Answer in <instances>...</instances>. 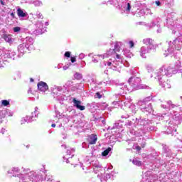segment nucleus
I'll use <instances>...</instances> for the list:
<instances>
[{
	"label": "nucleus",
	"mask_w": 182,
	"mask_h": 182,
	"mask_svg": "<svg viewBox=\"0 0 182 182\" xmlns=\"http://www.w3.org/2000/svg\"><path fill=\"white\" fill-rule=\"evenodd\" d=\"M156 120H162V124H165L164 127L161 122H156L153 124V121L144 117V120L146 121V123L141 126V129H132L130 133L136 137H140L141 136H146L147 139H150L151 133L157 132L159 129H163L164 127L165 133L166 134H174L177 132V127L178 124H181V116L178 114L174 115L168 114H158L155 115Z\"/></svg>",
	"instance_id": "f257e3e1"
},
{
	"label": "nucleus",
	"mask_w": 182,
	"mask_h": 182,
	"mask_svg": "<svg viewBox=\"0 0 182 182\" xmlns=\"http://www.w3.org/2000/svg\"><path fill=\"white\" fill-rule=\"evenodd\" d=\"M180 68H181V63L179 60H177L174 67H161L157 70L154 75L151 74V77L154 76L155 79H158L160 86L164 89H171V83L167 78L171 77L173 75H176V73L178 72Z\"/></svg>",
	"instance_id": "f03ea898"
},
{
	"label": "nucleus",
	"mask_w": 182,
	"mask_h": 182,
	"mask_svg": "<svg viewBox=\"0 0 182 182\" xmlns=\"http://www.w3.org/2000/svg\"><path fill=\"white\" fill-rule=\"evenodd\" d=\"M128 83H117V87L119 90V95L123 96V95H127V93H130L133 92V90H139L140 89H144L145 90H151V87L144 85L140 84L141 83V78L136 76H133L129 78Z\"/></svg>",
	"instance_id": "7ed1b4c3"
},
{
	"label": "nucleus",
	"mask_w": 182,
	"mask_h": 182,
	"mask_svg": "<svg viewBox=\"0 0 182 182\" xmlns=\"http://www.w3.org/2000/svg\"><path fill=\"white\" fill-rule=\"evenodd\" d=\"M182 48V36L176 38L173 42L168 43V48L165 49L164 56L167 57L168 55H172L174 58H177V52Z\"/></svg>",
	"instance_id": "20e7f679"
},
{
	"label": "nucleus",
	"mask_w": 182,
	"mask_h": 182,
	"mask_svg": "<svg viewBox=\"0 0 182 182\" xmlns=\"http://www.w3.org/2000/svg\"><path fill=\"white\" fill-rule=\"evenodd\" d=\"M122 119H128L125 122V126L127 127H136V130H140L141 129V126H144L145 123H147V121L144 119V117H139V118H134V117H131L129 114L122 115Z\"/></svg>",
	"instance_id": "39448f33"
},
{
	"label": "nucleus",
	"mask_w": 182,
	"mask_h": 182,
	"mask_svg": "<svg viewBox=\"0 0 182 182\" xmlns=\"http://www.w3.org/2000/svg\"><path fill=\"white\" fill-rule=\"evenodd\" d=\"M21 41L23 43L18 45L17 49L18 53H21L20 55L23 56L25 53H28L32 50L33 46V38L28 36L25 38H22Z\"/></svg>",
	"instance_id": "423d86ee"
},
{
	"label": "nucleus",
	"mask_w": 182,
	"mask_h": 182,
	"mask_svg": "<svg viewBox=\"0 0 182 182\" xmlns=\"http://www.w3.org/2000/svg\"><path fill=\"white\" fill-rule=\"evenodd\" d=\"M123 62L120 55L117 54L116 58L114 59H109L108 61H103L102 64L104 66H109V69L119 72L120 73L122 70V66H123Z\"/></svg>",
	"instance_id": "0eeeda50"
},
{
	"label": "nucleus",
	"mask_w": 182,
	"mask_h": 182,
	"mask_svg": "<svg viewBox=\"0 0 182 182\" xmlns=\"http://www.w3.org/2000/svg\"><path fill=\"white\" fill-rule=\"evenodd\" d=\"M171 15L172 16H174L176 14L171 13V14L168 15V18H166V26L168 28V29H171L172 31V33H176L177 31L178 32L182 30L181 28H178V26H177L181 25V19H176V21L174 22V18L171 17Z\"/></svg>",
	"instance_id": "6e6552de"
},
{
	"label": "nucleus",
	"mask_w": 182,
	"mask_h": 182,
	"mask_svg": "<svg viewBox=\"0 0 182 182\" xmlns=\"http://www.w3.org/2000/svg\"><path fill=\"white\" fill-rule=\"evenodd\" d=\"M34 29H32L31 27L29 29H25V33H29L30 35H35L36 36L38 35H42V33H45L46 32V27H43V21H38L34 25Z\"/></svg>",
	"instance_id": "1a4fd4ad"
},
{
	"label": "nucleus",
	"mask_w": 182,
	"mask_h": 182,
	"mask_svg": "<svg viewBox=\"0 0 182 182\" xmlns=\"http://www.w3.org/2000/svg\"><path fill=\"white\" fill-rule=\"evenodd\" d=\"M21 170L23 171V173H19V175L24 176L25 177V181H28L30 180V181L32 182H38L40 181L41 178H39V175L34 172L33 171H31L30 168L22 167Z\"/></svg>",
	"instance_id": "9d476101"
},
{
	"label": "nucleus",
	"mask_w": 182,
	"mask_h": 182,
	"mask_svg": "<svg viewBox=\"0 0 182 182\" xmlns=\"http://www.w3.org/2000/svg\"><path fill=\"white\" fill-rule=\"evenodd\" d=\"M149 159L152 161V166H150L149 170H154L155 168H159V167H161V166L164 164V161L161 160V158H160L157 152H152L149 156Z\"/></svg>",
	"instance_id": "9b49d317"
},
{
	"label": "nucleus",
	"mask_w": 182,
	"mask_h": 182,
	"mask_svg": "<svg viewBox=\"0 0 182 182\" xmlns=\"http://www.w3.org/2000/svg\"><path fill=\"white\" fill-rule=\"evenodd\" d=\"M4 58L12 59V60H18V59H21V58H22V55L16 54V52L14 50H8L5 53Z\"/></svg>",
	"instance_id": "f8f14e48"
},
{
	"label": "nucleus",
	"mask_w": 182,
	"mask_h": 182,
	"mask_svg": "<svg viewBox=\"0 0 182 182\" xmlns=\"http://www.w3.org/2000/svg\"><path fill=\"white\" fill-rule=\"evenodd\" d=\"M140 109L141 112H143L144 113H147L148 114H150L151 113H153V112H154V110H153L151 103L140 105Z\"/></svg>",
	"instance_id": "ddd939ff"
},
{
	"label": "nucleus",
	"mask_w": 182,
	"mask_h": 182,
	"mask_svg": "<svg viewBox=\"0 0 182 182\" xmlns=\"http://www.w3.org/2000/svg\"><path fill=\"white\" fill-rule=\"evenodd\" d=\"M136 25H142L144 26H146V28H147V29L149 30L154 28V26L157 25V18L152 20L150 23H147L144 21H140L136 23Z\"/></svg>",
	"instance_id": "4468645a"
},
{
	"label": "nucleus",
	"mask_w": 182,
	"mask_h": 182,
	"mask_svg": "<svg viewBox=\"0 0 182 182\" xmlns=\"http://www.w3.org/2000/svg\"><path fill=\"white\" fill-rule=\"evenodd\" d=\"M38 116H39V108L36 107L34 109V112H31V116H27L28 118V122L32 123V122H36V119H38Z\"/></svg>",
	"instance_id": "2eb2a0df"
},
{
	"label": "nucleus",
	"mask_w": 182,
	"mask_h": 182,
	"mask_svg": "<svg viewBox=\"0 0 182 182\" xmlns=\"http://www.w3.org/2000/svg\"><path fill=\"white\" fill-rule=\"evenodd\" d=\"M37 87L40 92H43V93H45L47 90H49V86H48V84L43 81H40L37 84Z\"/></svg>",
	"instance_id": "dca6fc26"
},
{
	"label": "nucleus",
	"mask_w": 182,
	"mask_h": 182,
	"mask_svg": "<svg viewBox=\"0 0 182 182\" xmlns=\"http://www.w3.org/2000/svg\"><path fill=\"white\" fill-rule=\"evenodd\" d=\"M56 90H57V92H60L61 93H65V92H66V90H67V88H66V86H65V85H63V87L54 85L53 87H51V92L54 95H58V93H56Z\"/></svg>",
	"instance_id": "f3484780"
},
{
	"label": "nucleus",
	"mask_w": 182,
	"mask_h": 182,
	"mask_svg": "<svg viewBox=\"0 0 182 182\" xmlns=\"http://www.w3.org/2000/svg\"><path fill=\"white\" fill-rule=\"evenodd\" d=\"M123 128L122 121H117L114 123L113 127H109V130H115L117 133H120V129Z\"/></svg>",
	"instance_id": "a211bd4d"
},
{
	"label": "nucleus",
	"mask_w": 182,
	"mask_h": 182,
	"mask_svg": "<svg viewBox=\"0 0 182 182\" xmlns=\"http://www.w3.org/2000/svg\"><path fill=\"white\" fill-rule=\"evenodd\" d=\"M91 166H93L94 173H95V174H97V173H99V171L103 168L102 164H100L97 160L91 162Z\"/></svg>",
	"instance_id": "6ab92c4d"
},
{
	"label": "nucleus",
	"mask_w": 182,
	"mask_h": 182,
	"mask_svg": "<svg viewBox=\"0 0 182 182\" xmlns=\"http://www.w3.org/2000/svg\"><path fill=\"white\" fill-rule=\"evenodd\" d=\"M151 50H154L153 48H150L149 47L143 46L140 49V56L143 58L144 59H146V54L150 53Z\"/></svg>",
	"instance_id": "aec40b11"
},
{
	"label": "nucleus",
	"mask_w": 182,
	"mask_h": 182,
	"mask_svg": "<svg viewBox=\"0 0 182 182\" xmlns=\"http://www.w3.org/2000/svg\"><path fill=\"white\" fill-rule=\"evenodd\" d=\"M73 103L74 107H76L77 110L83 111L85 109H86L85 106L82 105V101L76 100V98H73Z\"/></svg>",
	"instance_id": "412c9836"
},
{
	"label": "nucleus",
	"mask_w": 182,
	"mask_h": 182,
	"mask_svg": "<svg viewBox=\"0 0 182 182\" xmlns=\"http://www.w3.org/2000/svg\"><path fill=\"white\" fill-rule=\"evenodd\" d=\"M161 107L166 110H170L171 109H174L176 107V105L173 104L171 101H167L164 102V104H161Z\"/></svg>",
	"instance_id": "4be33fe9"
},
{
	"label": "nucleus",
	"mask_w": 182,
	"mask_h": 182,
	"mask_svg": "<svg viewBox=\"0 0 182 182\" xmlns=\"http://www.w3.org/2000/svg\"><path fill=\"white\" fill-rule=\"evenodd\" d=\"M87 141L89 144H96V141H97V135L95 134L89 135L87 138Z\"/></svg>",
	"instance_id": "5701e85b"
},
{
	"label": "nucleus",
	"mask_w": 182,
	"mask_h": 182,
	"mask_svg": "<svg viewBox=\"0 0 182 182\" xmlns=\"http://www.w3.org/2000/svg\"><path fill=\"white\" fill-rule=\"evenodd\" d=\"M122 46L121 42H117L114 44V49H110L107 52V55H112V53H116V52H120V46Z\"/></svg>",
	"instance_id": "b1692460"
},
{
	"label": "nucleus",
	"mask_w": 182,
	"mask_h": 182,
	"mask_svg": "<svg viewBox=\"0 0 182 182\" xmlns=\"http://www.w3.org/2000/svg\"><path fill=\"white\" fill-rule=\"evenodd\" d=\"M143 43H144V45H146V47L149 48V49H156V47H154V44H153V39L151 38L144 39Z\"/></svg>",
	"instance_id": "393cba45"
},
{
	"label": "nucleus",
	"mask_w": 182,
	"mask_h": 182,
	"mask_svg": "<svg viewBox=\"0 0 182 182\" xmlns=\"http://www.w3.org/2000/svg\"><path fill=\"white\" fill-rule=\"evenodd\" d=\"M114 174V172H112L111 173H107L106 176L103 175L102 173H100V182H106L109 178H112L113 177V175Z\"/></svg>",
	"instance_id": "a878e982"
},
{
	"label": "nucleus",
	"mask_w": 182,
	"mask_h": 182,
	"mask_svg": "<svg viewBox=\"0 0 182 182\" xmlns=\"http://www.w3.org/2000/svg\"><path fill=\"white\" fill-rule=\"evenodd\" d=\"M17 15L18 18H28V16H29V14H28V12H26V11L19 7L17 9Z\"/></svg>",
	"instance_id": "bb28decb"
},
{
	"label": "nucleus",
	"mask_w": 182,
	"mask_h": 182,
	"mask_svg": "<svg viewBox=\"0 0 182 182\" xmlns=\"http://www.w3.org/2000/svg\"><path fill=\"white\" fill-rule=\"evenodd\" d=\"M19 168L12 167L10 170L8 171V174H13V177H16L17 181H19V178H18V174H15V173H19Z\"/></svg>",
	"instance_id": "cd10ccee"
},
{
	"label": "nucleus",
	"mask_w": 182,
	"mask_h": 182,
	"mask_svg": "<svg viewBox=\"0 0 182 182\" xmlns=\"http://www.w3.org/2000/svg\"><path fill=\"white\" fill-rule=\"evenodd\" d=\"M2 38L5 41V42H8V43H14V38H12V35L4 34L2 36Z\"/></svg>",
	"instance_id": "c85d7f7f"
},
{
	"label": "nucleus",
	"mask_w": 182,
	"mask_h": 182,
	"mask_svg": "<svg viewBox=\"0 0 182 182\" xmlns=\"http://www.w3.org/2000/svg\"><path fill=\"white\" fill-rule=\"evenodd\" d=\"M146 176H149V180H152V181H156V180L159 179V175L151 173V171H147Z\"/></svg>",
	"instance_id": "c756f323"
},
{
	"label": "nucleus",
	"mask_w": 182,
	"mask_h": 182,
	"mask_svg": "<svg viewBox=\"0 0 182 182\" xmlns=\"http://www.w3.org/2000/svg\"><path fill=\"white\" fill-rule=\"evenodd\" d=\"M153 100V95L146 97L142 100V101L139 102V105H149V102Z\"/></svg>",
	"instance_id": "7c9ffc66"
},
{
	"label": "nucleus",
	"mask_w": 182,
	"mask_h": 182,
	"mask_svg": "<svg viewBox=\"0 0 182 182\" xmlns=\"http://www.w3.org/2000/svg\"><path fill=\"white\" fill-rule=\"evenodd\" d=\"M163 151L166 154V157L171 156V149H169L166 145L163 146Z\"/></svg>",
	"instance_id": "2f4dec72"
},
{
	"label": "nucleus",
	"mask_w": 182,
	"mask_h": 182,
	"mask_svg": "<svg viewBox=\"0 0 182 182\" xmlns=\"http://www.w3.org/2000/svg\"><path fill=\"white\" fill-rule=\"evenodd\" d=\"M85 87V85L83 83L75 84L72 90H82Z\"/></svg>",
	"instance_id": "473e14b6"
},
{
	"label": "nucleus",
	"mask_w": 182,
	"mask_h": 182,
	"mask_svg": "<svg viewBox=\"0 0 182 182\" xmlns=\"http://www.w3.org/2000/svg\"><path fill=\"white\" fill-rule=\"evenodd\" d=\"M110 151H112V148L108 147L102 152L101 155L102 157H107L110 154Z\"/></svg>",
	"instance_id": "72a5a7b5"
},
{
	"label": "nucleus",
	"mask_w": 182,
	"mask_h": 182,
	"mask_svg": "<svg viewBox=\"0 0 182 182\" xmlns=\"http://www.w3.org/2000/svg\"><path fill=\"white\" fill-rule=\"evenodd\" d=\"M64 86H65L67 90H69L70 87L71 88V90H72L73 86H75V84H73V81L68 80L66 82Z\"/></svg>",
	"instance_id": "f704fd0d"
},
{
	"label": "nucleus",
	"mask_w": 182,
	"mask_h": 182,
	"mask_svg": "<svg viewBox=\"0 0 182 182\" xmlns=\"http://www.w3.org/2000/svg\"><path fill=\"white\" fill-rule=\"evenodd\" d=\"M108 105L106 102H99L97 107L101 109V110H106L108 107Z\"/></svg>",
	"instance_id": "c9c22d12"
},
{
	"label": "nucleus",
	"mask_w": 182,
	"mask_h": 182,
	"mask_svg": "<svg viewBox=\"0 0 182 182\" xmlns=\"http://www.w3.org/2000/svg\"><path fill=\"white\" fill-rule=\"evenodd\" d=\"M128 110L131 114H136V105H134V104H131L128 107Z\"/></svg>",
	"instance_id": "e433bc0d"
},
{
	"label": "nucleus",
	"mask_w": 182,
	"mask_h": 182,
	"mask_svg": "<svg viewBox=\"0 0 182 182\" xmlns=\"http://www.w3.org/2000/svg\"><path fill=\"white\" fill-rule=\"evenodd\" d=\"M132 103V99H127V100H124L123 101H121V105H124L125 107H129L130 105Z\"/></svg>",
	"instance_id": "4c0bfd02"
},
{
	"label": "nucleus",
	"mask_w": 182,
	"mask_h": 182,
	"mask_svg": "<svg viewBox=\"0 0 182 182\" xmlns=\"http://www.w3.org/2000/svg\"><path fill=\"white\" fill-rule=\"evenodd\" d=\"M88 82L90 83V85H96V83L97 85H102V82L97 83V82L96 81V78L92 77H90V79H88Z\"/></svg>",
	"instance_id": "58836bf2"
},
{
	"label": "nucleus",
	"mask_w": 182,
	"mask_h": 182,
	"mask_svg": "<svg viewBox=\"0 0 182 182\" xmlns=\"http://www.w3.org/2000/svg\"><path fill=\"white\" fill-rule=\"evenodd\" d=\"M83 77V75L80 73H75L74 74V78H75L77 80H80Z\"/></svg>",
	"instance_id": "ea45409f"
},
{
	"label": "nucleus",
	"mask_w": 182,
	"mask_h": 182,
	"mask_svg": "<svg viewBox=\"0 0 182 182\" xmlns=\"http://www.w3.org/2000/svg\"><path fill=\"white\" fill-rule=\"evenodd\" d=\"M103 97V92H97L94 95L95 99H102Z\"/></svg>",
	"instance_id": "a19ab883"
},
{
	"label": "nucleus",
	"mask_w": 182,
	"mask_h": 182,
	"mask_svg": "<svg viewBox=\"0 0 182 182\" xmlns=\"http://www.w3.org/2000/svg\"><path fill=\"white\" fill-rule=\"evenodd\" d=\"M1 105L2 106L8 107L9 105H11V103L8 100H1Z\"/></svg>",
	"instance_id": "79ce46f5"
},
{
	"label": "nucleus",
	"mask_w": 182,
	"mask_h": 182,
	"mask_svg": "<svg viewBox=\"0 0 182 182\" xmlns=\"http://www.w3.org/2000/svg\"><path fill=\"white\" fill-rule=\"evenodd\" d=\"M29 118H28V116H26L25 118H22L21 119V124H25V123H31V122H28Z\"/></svg>",
	"instance_id": "37998d69"
},
{
	"label": "nucleus",
	"mask_w": 182,
	"mask_h": 182,
	"mask_svg": "<svg viewBox=\"0 0 182 182\" xmlns=\"http://www.w3.org/2000/svg\"><path fill=\"white\" fill-rule=\"evenodd\" d=\"M133 164H134L135 166H138V167H140V166H141V161L137 160V159H133L132 161Z\"/></svg>",
	"instance_id": "c03bdc74"
},
{
	"label": "nucleus",
	"mask_w": 182,
	"mask_h": 182,
	"mask_svg": "<svg viewBox=\"0 0 182 182\" xmlns=\"http://www.w3.org/2000/svg\"><path fill=\"white\" fill-rule=\"evenodd\" d=\"M112 105L114 107H120V105H122V101H114Z\"/></svg>",
	"instance_id": "a18cd8bd"
},
{
	"label": "nucleus",
	"mask_w": 182,
	"mask_h": 182,
	"mask_svg": "<svg viewBox=\"0 0 182 182\" xmlns=\"http://www.w3.org/2000/svg\"><path fill=\"white\" fill-rule=\"evenodd\" d=\"M164 4H165V0H159L155 1L156 6H161V5H164Z\"/></svg>",
	"instance_id": "49530a36"
},
{
	"label": "nucleus",
	"mask_w": 182,
	"mask_h": 182,
	"mask_svg": "<svg viewBox=\"0 0 182 182\" xmlns=\"http://www.w3.org/2000/svg\"><path fill=\"white\" fill-rule=\"evenodd\" d=\"M6 112V117H11V116H14V112L12 111H11V109H5Z\"/></svg>",
	"instance_id": "de8ad7c7"
},
{
	"label": "nucleus",
	"mask_w": 182,
	"mask_h": 182,
	"mask_svg": "<svg viewBox=\"0 0 182 182\" xmlns=\"http://www.w3.org/2000/svg\"><path fill=\"white\" fill-rule=\"evenodd\" d=\"M4 117H6V114L5 110L0 111V119H4Z\"/></svg>",
	"instance_id": "09e8293b"
},
{
	"label": "nucleus",
	"mask_w": 182,
	"mask_h": 182,
	"mask_svg": "<svg viewBox=\"0 0 182 182\" xmlns=\"http://www.w3.org/2000/svg\"><path fill=\"white\" fill-rule=\"evenodd\" d=\"M95 106H96V103H95V102L88 103L87 105V107H88L90 109H95Z\"/></svg>",
	"instance_id": "8fccbe9b"
},
{
	"label": "nucleus",
	"mask_w": 182,
	"mask_h": 182,
	"mask_svg": "<svg viewBox=\"0 0 182 182\" xmlns=\"http://www.w3.org/2000/svg\"><path fill=\"white\" fill-rule=\"evenodd\" d=\"M155 26H157V28H158V29L156 30L157 33H161V28H160V24L159 23V20H157V23Z\"/></svg>",
	"instance_id": "3c124183"
},
{
	"label": "nucleus",
	"mask_w": 182,
	"mask_h": 182,
	"mask_svg": "<svg viewBox=\"0 0 182 182\" xmlns=\"http://www.w3.org/2000/svg\"><path fill=\"white\" fill-rule=\"evenodd\" d=\"M13 31L15 33H18V32H21V27L16 26L13 28Z\"/></svg>",
	"instance_id": "603ef678"
},
{
	"label": "nucleus",
	"mask_w": 182,
	"mask_h": 182,
	"mask_svg": "<svg viewBox=\"0 0 182 182\" xmlns=\"http://www.w3.org/2000/svg\"><path fill=\"white\" fill-rule=\"evenodd\" d=\"M130 9H132V4L130 3H127L125 11H127V12H129L130 11Z\"/></svg>",
	"instance_id": "864d4df0"
},
{
	"label": "nucleus",
	"mask_w": 182,
	"mask_h": 182,
	"mask_svg": "<svg viewBox=\"0 0 182 182\" xmlns=\"http://www.w3.org/2000/svg\"><path fill=\"white\" fill-rule=\"evenodd\" d=\"M165 1V5H171L174 3V0H164Z\"/></svg>",
	"instance_id": "5fc2aeb1"
},
{
	"label": "nucleus",
	"mask_w": 182,
	"mask_h": 182,
	"mask_svg": "<svg viewBox=\"0 0 182 182\" xmlns=\"http://www.w3.org/2000/svg\"><path fill=\"white\" fill-rule=\"evenodd\" d=\"M36 16L37 18H38V19H43V16L42 15V14H41L40 11L36 12Z\"/></svg>",
	"instance_id": "6e6d98bb"
},
{
	"label": "nucleus",
	"mask_w": 182,
	"mask_h": 182,
	"mask_svg": "<svg viewBox=\"0 0 182 182\" xmlns=\"http://www.w3.org/2000/svg\"><path fill=\"white\" fill-rule=\"evenodd\" d=\"M145 14H146V12H144V9H141L138 12V16H143Z\"/></svg>",
	"instance_id": "4d7b16f0"
},
{
	"label": "nucleus",
	"mask_w": 182,
	"mask_h": 182,
	"mask_svg": "<svg viewBox=\"0 0 182 182\" xmlns=\"http://www.w3.org/2000/svg\"><path fill=\"white\" fill-rule=\"evenodd\" d=\"M82 149H89V144H87L86 142H83L82 144Z\"/></svg>",
	"instance_id": "13d9d810"
},
{
	"label": "nucleus",
	"mask_w": 182,
	"mask_h": 182,
	"mask_svg": "<svg viewBox=\"0 0 182 182\" xmlns=\"http://www.w3.org/2000/svg\"><path fill=\"white\" fill-rule=\"evenodd\" d=\"M34 5L36 6H41L42 5V1H34Z\"/></svg>",
	"instance_id": "bf43d9fd"
},
{
	"label": "nucleus",
	"mask_w": 182,
	"mask_h": 182,
	"mask_svg": "<svg viewBox=\"0 0 182 182\" xmlns=\"http://www.w3.org/2000/svg\"><path fill=\"white\" fill-rule=\"evenodd\" d=\"M85 57H86V55H85V53H81L78 56L79 59H80L81 60L82 59H85Z\"/></svg>",
	"instance_id": "052dcab7"
},
{
	"label": "nucleus",
	"mask_w": 182,
	"mask_h": 182,
	"mask_svg": "<svg viewBox=\"0 0 182 182\" xmlns=\"http://www.w3.org/2000/svg\"><path fill=\"white\" fill-rule=\"evenodd\" d=\"M4 60L2 59V57L0 56V69H1V68H4Z\"/></svg>",
	"instance_id": "680f3d73"
},
{
	"label": "nucleus",
	"mask_w": 182,
	"mask_h": 182,
	"mask_svg": "<svg viewBox=\"0 0 182 182\" xmlns=\"http://www.w3.org/2000/svg\"><path fill=\"white\" fill-rule=\"evenodd\" d=\"M72 53L70 51H66L64 54L65 58H70Z\"/></svg>",
	"instance_id": "e2e57ef3"
},
{
	"label": "nucleus",
	"mask_w": 182,
	"mask_h": 182,
	"mask_svg": "<svg viewBox=\"0 0 182 182\" xmlns=\"http://www.w3.org/2000/svg\"><path fill=\"white\" fill-rule=\"evenodd\" d=\"M146 69H147L149 73H151L154 70L151 66H148L146 68Z\"/></svg>",
	"instance_id": "0e129e2a"
},
{
	"label": "nucleus",
	"mask_w": 182,
	"mask_h": 182,
	"mask_svg": "<svg viewBox=\"0 0 182 182\" xmlns=\"http://www.w3.org/2000/svg\"><path fill=\"white\" fill-rule=\"evenodd\" d=\"M99 122H102V124H106V119L103 117H100Z\"/></svg>",
	"instance_id": "69168bd1"
},
{
	"label": "nucleus",
	"mask_w": 182,
	"mask_h": 182,
	"mask_svg": "<svg viewBox=\"0 0 182 182\" xmlns=\"http://www.w3.org/2000/svg\"><path fill=\"white\" fill-rule=\"evenodd\" d=\"M141 147H142V149H144V147H146V140H143L141 144Z\"/></svg>",
	"instance_id": "338daca9"
},
{
	"label": "nucleus",
	"mask_w": 182,
	"mask_h": 182,
	"mask_svg": "<svg viewBox=\"0 0 182 182\" xmlns=\"http://www.w3.org/2000/svg\"><path fill=\"white\" fill-rule=\"evenodd\" d=\"M130 48H133L134 46V42L133 41H130L129 42Z\"/></svg>",
	"instance_id": "774afa93"
}]
</instances>
